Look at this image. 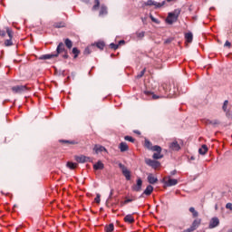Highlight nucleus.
<instances>
[{"label": "nucleus", "instance_id": "obj_1", "mask_svg": "<svg viewBox=\"0 0 232 232\" xmlns=\"http://www.w3.org/2000/svg\"><path fill=\"white\" fill-rule=\"evenodd\" d=\"M179 15H180V9H175L173 12L169 13L166 18V23H168V24L177 23V21H179Z\"/></svg>", "mask_w": 232, "mask_h": 232}, {"label": "nucleus", "instance_id": "obj_2", "mask_svg": "<svg viewBox=\"0 0 232 232\" xmlns=\"http://www.w3.org/2000/svg\"><path fill=\"white\" fill-rule=\"evenodd\" d=\"M63 54V59H69L70 55H68V50H66V47L64 46V44L63 42L59 43L57 48H56V53L54 55L56 57H59V55Z\"/></svg>", "mask_w": 232, "mask_h": 232}, {"label": "nucleus", "instance_id": "obj_3", "mask_svg": "<svg viewBox=\"0 0 232 232\" xmlns=\"http://www.w3.org/2000/svg\"><path fill=\"white\" fill-rule=\"evenodd\" d=\"M152 151H156V153L152 155V159H154L155 160H159V159L164 158V155H162V148L159 145L153 146Z\"/></svg>", "mask_w": 232, "mask_h": 232}, {"label": "nucleus", "instance_id": "obj_4", "mask_svg": "<svg viewBox=\"0 0 232 232\" xmlns=\"http://www.w3.org/2000/svg\"><path fill=\"white\" fill-rule=\"evenodd\" d=\"M166 5V1H163L162 3L155 2L153 0H148L147 2L142 3V7L144 6H156V8H162Z\"/></svg>", "mask_w": 232, "mask_h": 232}, {"label": "nucleus", "instance_id": "obj_5", "mask_svg": "<svg viewBox=\"0 0 232 232\" xmlns=\"http://www.w3.org/2000/svg\"><path fill=\"white\" fill-rule=\"evenodd\" d=\"M119 168L121 169L122 175L125 177L126 180H131V172L124 166L122 163H119Z\"/></svg>", "mask_w": 232, "mask_h": 232}, {"label": "nucleus", "instance_id": "obj_6", "mask_svg": "<svg viewBox=\"0 0 232 232\" xmlns=\"http://www.w3.org/2000/svg\"><path fill=\"white\" fill-rule=\"evenodd\" d=\"M6 34L8 35L9 39H6L5 41V46H14V42H12V39L14 38V32L9 27H6Z\"/></svg>", "mask_w": 232, "mask_h": 232}, {"label": "nucleus", "instance_id": "obj_7", "mask_svg": "<svg viewBox=\"0 0 232 232\" xmlns=\"http://www.w3.org/2000/svg\"><path fill=\"white\" fill-rule=\"evenodd\" d=\"M145 164H147V166H150L153 169H157V168H160V162L151 159H146Z\"/></svg>", "mask_w": 232, "mask_h": 232}, {"label": "nucleus", "instance_id": "obj_8", "mask_svg": "<svg viewBox=\"0 0 232 232\" xmlns=\"http://www.w3.org/2000/svg\"><path fill=\"white\" fill-rule=\"evenodd\" d=\"M131 189L136 191V193L142 191V179L140 178H138L136 184L132 185Z\"/></svg>", "mask_w": 232, "mask_h": 232}, {"label": "nucleus", "instance_id": "obj_9", "mask_svg": "<svg viewBox=\"0 0 232 232\" xmlns=\"http://www.w3.org/2000/svg\"><path fill=\"white\" fill-rule=\"evenodd\" d=\"M28 88L26 85H16L12 87V92L14 93H24Z\"/></svg>", "mask_w": 232, "mask_h": 232}, {"label": "nucleus", "instance_id": "obj_10", "mask_svg": "<svg viewBox=\"0 0 232 232\" xmlns=\"http://www.w3.org/2000/svg\"><path fill=\"white\" fill-rule=\"evenodd\" d=\"M164 182L168 188H171V186H177V184H179L178 179H171L170 177L164 178Z\"/></svg>", "mask_w": 232, "mask_h": 232}, {"label": "nucleus", "instance_id": "obj_11", "mask_svg": "<svg viewBox=\"0 0 232 232\" xmlns=\"http://www.w3.org/2000/svg\"><path fill=\"white\" fill-rule=\"evenodd\" d=\"M93 151H95L96 155H99V153H102V151H105V153H108V150L104 148V146L102 145H94Z\"/></svg>", "mask_w": 232, "mask_h": 232}, {"label": "nucleus", "instance_id": "obj_12", "mask_svg": "<svg viewBox=\"0 0 232 232\" xmlns=\"http://www.w3.org/2000/svg\"><path fill=\"white\" fill-rule=\"evenodd\" d=\"M219 224H220V220L218 219V218H213L210 220L208 227L209 229H214V227H218Z\"/></svg>", "mask_w": 232, "mask_h": 232}, {"label": "nucleus", "instance_id": "obj_13", "mask_svg": "<svg viewBox=\"0 0 232 232\" xmlns=\"http://www.w3.org/2000/svg\"><path fill=\"white\" fill-rule=\"evenodd\" d=\"M74 159L76 162H79L80 164H84V162H88V160H90V158L84 155L75 156Z\"/></svg>", "mask_w": 232, "mask_h": 232}, {"label": "nucleus", "instance_id": "obj_14", "mask_svg": "<svg viewBox=\"0 0 232 232\" xmlns=\"http://www.w3.org/2000/svg\"><path fill=\"white\" fill-rule=\"evenodd\" d=\"M152 193H153V186L149 185L147 186L143 193L140 195V198H144V195H146L147 197H150V195H151Z\"/></svg>", "mask_w": 232, "mask_h": 232}, {"label": "nucleus", "instance_id": "obj_15", "mask_svg": "<svg viewBox=\"0 0 232 232\" xmlns=\"http://www.w3.org/2000/svg\"><path fill=\"white\" fill-rule=\"evenodd\" d=\"M169 149L172 150V151H179V150H180V145L179 144V141L174 140L169 143Z\"/></svg>", "mask_w": 232, "mask_h": 232}, {"label": "nucleus", "instance_id": "obj_16", "mask_svg": "<svg viewBox=\"0 0 232 232\" xmlns=\"http://www.w3.org/2000/svg\"><path fill=\"white\" fill-rule=\"evenodd\" d=\"M123 220L124 222H126V224H135V218H133V215L131 214H128L127 216H125Z\"/></svg>", "mask_w": 232, "mask_h": 232}, {"label": "nucleus", "instance_id": "obj_17", "mask_svg": "<svg viewBox=\"0 0 232 232\" xmlns=\"http://www.w3.org/2000/svg\"><path fill=\"white\" fill-rule=\"evenodd\" d=\"M143 93L145 95H147V97H151L154 101H157V99H161V97L163 96H159V95H156L154 94L152 92L150 91H144Z\"/></svg>", "mask_w": 232, "mask_h": 232}, {"label": "nucleus", "instance_id": "obj_18", "mask_svg": "<svg viewBox=\"0 0 232 232\" xmlns=\"http://www.w3.org/2000/svg\"><path fill=\"white\" fill-rule=\"evenodd\" d=\"M100 17L103 15H108V7L106 5H102L99 13Z\"/></svg>", "mask_w": 232, "mask_h": 232}, {"label": "nucleus", "instance_id": "obj_19", "mask_svg": "<svg viewBox=\"0 0 232 232\" xmlns=\"http://www.w3.org/2000/svg\"><path fill=\"white\" fill-rule=\"evenodd\" d=\"M147 179L149 184H157V182H159V179L155 178L153 174H149Z\"/></svg>", "mask_w": 232, "mask_h": 232}, {"label": "nucleus", "instance_id": "obj_20", "mask_svg": "<svg viewBox=\"0 0 232 232\" xmlns=\"http://www.w3.org/2000/svg\"><path fill=\"white\" fill-rule=\"evenodd\" d=\"M201 220L200 219H195L192 222V225L190 226V227L196 231V229H198V227L200 226Z\"/></svg>", "mask_w": 232, "mask_h": 232}, {"label": "nucleus", "instance_id": "obj_21", "mask_svg": "<svg viewBox=\"0 0 232 232\" xmlns=\"http://www.w3.org/2000/svg\"><path fill=\"white\" fill-rule=\"evenodd\" d=\"M130 150V147H128V143L126 142H121L120 143V150L121 153H124V151H128Z\"/></svg>", "mask_w": 232, "mask_h": 232}, {"label": "nucleus", "instance_id": "obj_22", "mask_svg": "<svg viewBox=\"0 0 232 232\" xmlns=\"http://www.w3.org/2000/svg\"><path fill=\"white\" fill-rule=\"evenodd\" d=\"M93 169H104V163L101 160H99L98 162H96L94 165H93Z\"/></svg>", "mask_w": 232, "mask_h": 232}, {"label": "nucleus", "instance_id": "obj_23", "mask_svg": "<svg viewBox=\"0 0 232 232\" xmlns=\"http://www.w3.org/2000/svg\"><path fill=\"white\" fill-rule=\"evenodd\" d=\"M53 57H57V56H55V53L44 54V55L40 56V60L41 61H46L48 59H53Z\"/></svg>", "mask_w": 232, "mask_h": 232}, {"label": "nucleus", "instance_id": "obj_24", "mask_svg": "<svg viewBox=\"0 0 232 232\" xmlns=\"http://www.w3.org/2000/svg\"><path fill=\"white\" fill-rule=\"evenodd\" d=\"M64 44L66 48H68V50H72V47L73 46V42H72V40H70L69 38H66L64 40Z\"/></svg>", "mask_w": 232, "mask_h": 232}, {"label": "nucleus", "instance_id": "obj_25", "mask_svg": "<svg viewBox=\"0 0 232 232\" xmlns=\"http://www.w3.org/2000/svg\"><path fill=\"white\" fill-rule=\"evenodd\" d=\"M185 39L187 43H193V33L185 34Z\"/></svg>", "mask_w": 232, "mask_h": 232}, {"label": "nucleus", "instance_id": "obj_26", "mask_svg": "<svg viewBox=\"0 0 232 232\" xmlns=\"http://www.w3.org/2000/svg\"><path fill=\"white\" fill-rule=\"evenodd\" d=\"M198 153L199 155H206V153H208V146L202 145V147L198 149Z\"/></svg>", "mask_w": 232, "mask_h": 232}, {"label": "nucleus", "instance_id": "obj_27", "mask_svg": "<svg viewBox=\"0 0 232 232\" xmlns=\"http://www.w3.org/2000/svg\"><path fill=\"white\" fill-rule=\"evenodd\" d=\"M66 24L64 22H56L53 24V28H64Z\"/></svg>", "mask_w": 232, "mask_h": 232}, {"label": "nucleus", "instance_id": "obj_28", "mask_svg": "<svg viewBox=\"0 0 232 232\" xmlns=\"http://www.w3.org/2000/svg\"><path fill=\"white\" fill-rule=\"evenodd\" d=\"M113 229H115V226L113 225V223H111L105 227L106 232H113Z\"/></svg>", "mask_w": 232, "mask_h": 232}, {"label": "nucleus", "instance_id": "obj_29", "mask_svg": "<svg viewBox=\"0 0 232 232\" xmlns=\"http://www.w3.org/2000/svg\"><path fill=\"white\" fill-rule=\"evenodd\" d=\"M72 53H73V59H77L79 57V54L81 53V51L77 49V47L72 48Z\"/></svg>", "mask_w": 232, "mask_h": 232}, {"label": "nucleus", "instance_id": "obj_30", "mask_svg": "<svg viewBox=\"0 0 232 232\" xmlns=\"http://www.w3.org/2000/svg\"><path fill=\"white\" fill-rule=\"evenodd\" d=\"M145 147L147 150L153 151V144H151V141L145 140Z\"/></svg>", "mask_w": 232, "mask_h": 232}, {"label": "nucleus", "instance_id": "obj_31", "mask_svg": "<svg viewBox=\"0 0 232 232\" xmlns=\"http://www.w3.org/2000/svg\"><path fill=\"white\" fill-rule=\"evenodd\" d=\"M59 142H61L62 144H77V142L75 140H60Z\"/></svg>", "mask_w": 232, "mask_h": 232}, {"label": "nucleus", "instance_id": "obj_32", "mask_svg": "<svg viewBox=\"0 0 232 232\" xmlns=\"http://www.w3.org/2000/svg\"><path fill=\"white\" fill-rule=\"evenodd\" d=\"M189 211H190V213H192V217L194 218H197V217H198V212L197 210H195V208H193V207L189 208Z\"/></svg>", "mask_w": 232, "mask_h": 232}, {"label": "nucleus", "instance_id": "obj_33", "mask_svg": "<svg viewBox=\"0 0 232 232\" xmlns=\"http://www.w3.org/2000/svg\"><path fill=\"white\" fill-rule=\"evenodd\" d=\"M67 168H69V169H75V168H77V163H73V162H67Z\"/></svg>", "mask_w": 232, "mask_h": 232}, {"label": "nucleus", "instance_id": "obj_34", "mask_svg": "<svg viewBox=\"0 0 232 232\" xmlns=\"http://www.w3.org/2000/svg\"><path fill=\"white\" fill-rule=\"evenodd\" d=\"M96 46L99 48V50H104V46H106V44H104V42H98L96 43Z\"/></svg>", "mask_w": 232, "mask_h": 232}, {"label": "nucleus", "instance_id": "obj_35", "mask_svg": "<svg viewBox=\"0 0 232 232\" xmlns=\"http://www.w3.org/2000/svg\"><path fill=\"white\" fill-rule=\"evenodd\" d=\"M6 27L5 29H0V37H2V39H5V37H6Z\"/></svg>", "mask_w": 232, "mask_h": 232}, {"label": "nucleus", "instance_id": "obj_36", "mask_svg": "<svg viewBox=\"0 0 232 232\" xmlns=\"http://www.w3.org/2000/svg\"><path fill=\"white\" fill-rule=\"evenodd\" d=\"M207 124H212L213 126H217V125L220 124V121L218 120L208 121Z\"/></svg>", "mask_w": 232, "mask_h": 232}, {"label": "nucleus", "instance_id": "obj_37", "mask_svg": "<svg viewBox=\"0 0 232 232\" xmlns=\"http://www.w3.org/2000/svg\"><path fill=\"white\" fill-rule=\"evenodd\" d=\"M146 34V33L144 31L142 32H136V36L139 38V39H143L144 35Z\"/></svg>", "mask_w": 232, "mask_h": 232}, {"label": "nucleus", "instance_id": "obj_38", "mask_svg": "<svg viewBox=\"0 0 232 232\" xmlns=\"http://www.w3.org/2000/svg\"><path fill=\"white\" fill-rule=\"evenodd\" d=\"M229 104V101H225L222 106L223 111H227V105Z\"/></svg>", "mask_w": 232, "mask_h": 232}, {"label": "nucleus", "instance_id": "obj_39", "mask_svg": "<svg viewBox=\"0 0 232 232\" xmlns=\"http://www.w3.org/2000/svg\"><path fill=\"white\" fill-rule=\"evenodd\" d=\"M150 18L152 21V23H156V24H160V21L159 19L155 18L153 14H150Z\"/></svg>", "mask_w": 232, "mask_h": 232}, {"label": "nucleus", "instance_id": "obj_40", "mask_svg": "<svg viewBox=\"0 0 232 232\" xmlns=\"http://www.w3.org/2000/svg\"><path fill=\"white\" fill-rule=\"evenodd\" d=\"M99 6H101V2L99 0H95V5L92 6V10H98Z\"/></svg>", "mask_w": 232, "mask_h": 232}, {"label": "nucleus", "instance_id": "obj_41", "mask_svg": "<svg viewBox=\"0 0 232 232\" xmlns=\"http://www.w3.org/2000/svg\"><path fill=\"white\" fill-rule=\"evenodd\" d=\"M144 73H146V68H144L136 77L137 79H141V77H144Z\"/></svg>", "mask_w": 232, "mask_h": 232}, {"label": "nucleus", "instance_id": "obj_42", "mask_svg": "<svg viewBox=\"0 0 232 232\" xmlns=\"http://www.w3.org/2000/svg\"><path fill=\"white\" fill-rule=\"evenodd\" d=\"M124 140H128L129 142H135V139H133V137L131 136H125L124 137Z\"/></svg>", "mask_w": 232, "mask_h": 232}, {"label": "nucleus", "instance_id": "obj_43", "mask_svg": "<svg viewBox=\"0 0 232 232\" xmlns=\"http://www.w3.org/2000/svg\"><path fill=\"white\" fill-rule=\"evenodd\" d=\"M135 197H132L131 198H128V197L125 198V204H130V202L135 201Z\"/></svg>", "mask_w": 232, "mask_h": 232}, {"label": "nucleus", "instance_id": "obj_44", "mask_svg": "<svg viewBox=\"0 0 232 232\" xmlns=\"http://www.w3.org/2000/svg\"><path fill=\"white\" fill-rule=\"evenodd\" d=\"M90 53H92V51H90V48L89 47L85 48L83 51V55H90Z\"/></svg>", "mask_w": 232, "mask_h": 232}, {"label": "nucleus", "instance_id": "obj_45", "mask_svg": "<svg viewBox=\"0 0 232 232\" xmlns=\"http://www.w3.org/2000/svg\"><path fill=\"white\" fill-rule=\"evenodd\" d=\"M94 200L96 204H101V194H97Z\"/></svg>", "mask_w": 232, "mask_h": 232}, {"label": "nucleus", "instance_id": "obj_46", "mask_svg": "<svg viewBox=\"0 0 232 232\" xmlns=\"http://www.w3.org/2000/svg\"><path fill=\"white\" fill-rule=\"evenodd\" d=\"M110 48H111V50H117L119 48V44H111Z\"/></svg>", "mask_w": 232, "mask_h": 232}, {"label": "nucleus", "instance_id": "obj_47", "mask_svg": "<svg viewBox=\"0 0 232 232\" xmlns=\"http://www.w3.org/2000/svg\"><path fill=\"white\" fill-rule=\"evenodd\" d=\"M226 208L229 209L230 211H232V203H227Z\"/></svg>", "mask_w": 232, "mask_h": 232}, {"label": "nucleus", "instance_id": "obj_48", "mask_svg": "<svg viewBox=\"0 0 232 232\" xmlns=\"http://www.w3.org/2000/svg\"><path fill=\"white\" fill-rule=\"evenodd\" d=\"M172 41H173V39L168 38L167 40H165L164 44H169Z\"/></svg>", "mask_w": 232, "mask_h": 232}, {"label": "nucleus", "instance_id": "obj_49", "mask_svg": "<svg viewBox=\"0 0 232 232\" xmlns=\"http://www.w3.org/2000/svg\"><path fill=\"white\" fill-rule=\"evenodd\" d=\"M224 46H227V47H228V48H231V44H230V42H229V41H226Z\"/></svg>", "mask_w": 232, "mask_h": 232}, {"label": "nucleus", "instance_id": "obj_50", "mask_svg": "<svg viewBox=\"0 0 232 232\" xmlns=\"http://www.w3.org/2000/svg\"><path fill=\"white\" fill-rule=\"evenodd\" d=\"M193 231H195V230L191 227L183 230V232H193Z\"/></svg>", "mask_w": 232, "mask_h": 232}, {"label": "nucleus", "instance_id": "obj_51", "mask_svg": "<svg viewBox=\"0 0 232 232\" xmlns=\"http://www.w3.org/2000/svg\"><path fill=\"white\" fill-rule=\"evenodd\" d=\"M168 85L167 84H162L161 85V88H162V90L165 92V93H167V90H166V87H167Z\"/></svg>", "mask_w": 232, "mask_h": 232}, {"label": "nucleus", "instance_id": "obj_52", "mask_svg": "<svg viewBox=\"0 0 232 232\" xmlns=\"http://www.w3.org/2000/svg\"><path fill=\"white\" fill-rule=\"evenodd\" d=\"M111 197H113V189H111L109 198H111Z\"/></svg>", "mask_w": 232, "mask_h": 232}, {"label": "nucleus", "instance_id": "obj_53", "mask_svg": "<svg viewBox=\"0 0 232 232\" xmlns=\"http://www.w3.org/2000/svg\"><path fill=\"white\" fill-rule=\"evenodd\" d=\"M123 206H126L125 201H121V208H123Z\"/></svg>", "mask_w": 232, "mask_h": 232}, {"label": "nucleus", "instance_id": "obj_54", "mask_svg": "<svg viewBox=\"0 0 232 232\" xmlns=\"http://www.w3.org/2000/svg\"><path fill=\"white\" fill-rule=\"evenodd\" d=\"M126 42L124 41V40H121L120 42H119V44H124Z\"/></svg>", "mask_w": 232, "mask_h": 232}, {"label": "nucleus", "instance_id": "obj_55", "mask_svg": "<svg viewBox=\"0 0 232 232\" xmlns=\"http://www.w3.org/2000/svg\"><path fill=\"white\" fill-rule=\"evenodd\" d=\"M134 133H136V135H140V130H134Z\"/></svg>", "mask_w": 232, "mask_h": 232}, {"label": "nucleus", "instance_id": "obj_56", "mask_svg": "<svg viewBox=\"0 0 232 232\" xmlns=\"http://www.w3.org/2000/svg\"><path fill=\"white\" fill-rule=\"evenodd\" d=\"M83 3H90V0H82Z\"/></svg>", "mask_w": 232, "mask_h": 232}, {"label": "nucleus", "instance_id": "obj_57", "mask_svg": "<svg viewBox=\"0 0 232 232\" xmlns=\"http://www.w3.org/2000/svg\"><path fill=\"white\" fill-rule=\"evenodd\" d=\"M176 173H177V171L174 170V171L171 172V175H175Z\"/></svg>", "mask_w": 232, "mask_h": 232}, {"label": "nucleus", "instance_id": "obj_58", "mask_svg": "<svg viewBox=\"0 0 232 232\" xmlns=\"http://www.w3.org/2000/svg\"><path fill=\"white\" fill-rule=\"evenodd\" d=\"M142 23H144V21H146V18H141Z\"/></svg>", "mask_w": 232, "mask_h": 232}, {"label": "nucleus", "instance_id": "obj_59", "mask_svg": "<svg viewBox=\"0 0 232 232\" xmlns=\"http://www.w3.org/2000/svg\"><path fill=\"white\" fill-rule=\"evenodd\" d=\"M167 1V3H171V1H173V0H166Z\"/></svg>", "mask_w": 232, "mask_h": 232}, {"label": "nucleus", "instance_id": "obj_60", "mask_svg": "<svg viewBox=\"0 0 232 232\" xmlns=\"http://www.w3.org/2000/svg\"><path fill=\"white\" fill-rule=\"evenodd\" d=\"M227 232H232V229L227 230Z\"/></svg>", "mask_w": 232, "mask_h": 232}, {"label": "nucleus", "instance_id": "obj_61", "mask_svg": "<svg viewBox=\"0 0 232 232\" xmlns=\"http://www.w3.org/2000/svg\"><path fill=\"white\" fill-rule=\"evenodd\" d=\"M191 160H195V159H194L193 157L191 158Z\"/></svg>", "mask_w": 232, "mask_h": 232}]
</instances>
